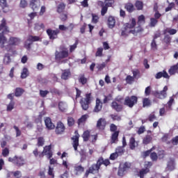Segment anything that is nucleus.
<instances>
[{
    "instance_id": "f257e3e1",
    "label": "nucleus",
    "mask_w": 178,
    "mask_h": 178,
    "mask_svg": "<svg viewBox=\"0 0 178 178\" xmlns=\"http://www.w3.org/2000/svg\"><path fill=\"white\" fill-rule=\"evenodd\" d=\"M156 149V146H153L151 149H149L147 151L143 152V156L144 158H147V156H149L151 161L152 162H156L158 159L161 160L165 158L166 156V152L163 149H160L156 153L154 152Z\"/></svg>"
},
{
    "instance_id": "f03ea898",
    "label": "nucleus",
    "mask_w": 178,
    "mask_h": 178,
    "mask_svg": "<svg viewBox=\"0 0 178 178\" xmlns=\"http://www.w3.org/2000/svg\"><path fill=\"white\" fill-rule=\"evenodd\" d=\"M9 29L7 26L6 20L5 18H3L1 20V24H0V44H2V48L3 44L6 42L7 39L4 36V34L9 33Z\"/></svg>"
},
{
    "instance_id": "7ed1b4c3",
    "label": "nucleus",
    "mask_w": 178,
    "mask_h": 178,
    "mask_svg": "<svg viewBox=\"0 0 178 178\" xmlns=\"http://www.w3.org/2000/svg\"><path fill=\"white\" fill-rule=\"evenodd\" d=\"M115 3V0H104L97 1V6L102 8V10H100V14L102 16H105V15L108 12V8L113 7V4Z\"/></svg>"
},
{
    "instance_id": "20e7f679",
    "label": "nucleus",
    "mask_w": 178,
    "mask_h": 178,
    "mask_svg": "<svg viewBox=\"0 0 178 178\" xmlns=\"http://www.w3.org/2000/svg\"><path fill=\"white\" fill-rule=\"evenodd\" d=\"M110 132L111 137H110V143L111 144L117 143L119 141V135L120 131L118 129V127L115 124H110Z\"/></svg>"
},
{
    "instance_id": "39448f33",
    "label": "nucleus",
    "mask_w": 178,
    "mask_h": 178,
    "mask_svg": "<svg viewBox=\"0 0 178 178\" xmlns=\"http://www.w3.org/2000/svg\"><path fill=\"white\" fill-rule=\"evenodd\" d=\"M92 100V93H86L85 97H81V100H79V104H81V107H82V110L88 111Z\"/></svg>"
},
{
    "instance_id": "423d86ee",
    "label": "nucleus",
    "mask_w": 178,
    "mask_h": 178,
    "mask_svg": "<svg viewBox=\"0 0 178 178\" xmlns=\"http://www.w3.org/2000/svg\"><path fill=\"white\" fill-rule=\"evenodd\" d=\"M8 44L6 47V49L8 52H11L12 54H15V50H14L13 46H17L20 43V40L16 37H10L8 40Z\"/></svg>"
},
{
    "instance_id": "0eeeda50",
    "label": "nucleus",
    "mask_w": 178,
    "mask_h": 178,
    "mask_svg": "<svg viewBox=\"0 0 178 178\" xmlns=\"http://www.w3.org/2000/svg\"><path fill=\"white\" fill-rule=\"evenodd\" d=\"M8 161L13 163L18 168H21L26 164V160L22 156H15L13 158H8Z\"/></svg>"
},
{
    "instance_id": "6e6552de",
    "label": "nucleus",
    "mask_w": 178,
    "mask_h": 178,
    "mask_svg": "<svg viewBox=\"0 0 178 178\" xmlns=\"http://www.w3.org/2000/svg\"><path fill=\"white\" fill-rule=\"evenodd\" d=\"M138 97H137V96H127V97H125V100H124V105L132 108L136 104H138Z\"/></svg>"
},
{
    "instance_id": "1a4fd4ad",
    "label": "nucleus",
    "mask_w": 178,
    "mask_h": 178,
    "mask_svg": "<svg viewBox=\"0 0 178 178\" xmlns=\"http://www.w3.org/2000/svg\"><path fill=\"white\" fill-rule=\"evenodd\" d=\"M101 168V163H99L98 161L95 164H92V166L89 167V169L85 172V177H88L89 174H98L99 173V170Z\"/></svg>"
},
{
    "instance_id": "9d476101",
    "label": "nucleus",
    "mask_w": 178,
    "mask_h": 178,
    "mask_svg": "<svg viewBox=\"0 0 178 178\" xmlns=\"http://www.w3.org/2000/svg\"><path fill=\"white\" fill-rule=\"evenodd\" d=\"M40 40V36L30 35H29V38L24 44V47L26 49L29 50L31 48V45L34 42H38Z\"/></svg>"
},
{
    "instance_id": "9b49d317",
    "label": "nucleus",
    "mask_w": 178,
    "mask_h": 178,
    "mask_svg": "<svg viewBox=\"0 0 178 178\" xmlns=\"http://www.w3.org/2000/svg\"><path fill=\"white\" fill-rule=\"evenodd\" d=\"M66 130L65 125L61 122L58 121L56 124V127L55 126V133L56 135H63L65 134Z\"/></svg>"
},
{
    "instance_id": "f8f14e48",
    "label": "nucleus",
    "mask_w": 178,
    "mask_h": 178,
    "mask_svg": "<svg viewBox=\"0 0 178 178\" xmlns=\"http://www.w3.org/2000/svg\"><path fill=\"white\" fill-rule=\"evenodd\" d=\"M131 163L128 162H125V163H124V165H122V167H120V168H118V176L124 177L126 175L128 170L131 168Z\"/></svg>"
},
{
    "instance_id": "ddd939ff",
    "label": "nucleus",
    "mask_w": 178,
    "mask_h": 178,
    "mask_svg": "<svg viewBox=\"0 0 178 178\" xmlns=\"http://www.w3.org/2000/svg\"><path fill=\"white\" fill-rule=\"evenodd\" d=\"M55 56L57 60H61L63 59L67 58L69 56V50L65 49L61 51H56Z\"/></svg>"
},
{
    "instance_id": "4468645a",
    "label": "nucleus",
    "mask_w": 178,
    "mask_h": 178,
    "mask_svg": "<svg viewBox=\"0 0 178 178\" xmlns=\"http://www.w3.org/2000/svg\"><path fill=\"white\" fill-rule=\"evenodd\" d=\"M60 33V31L58 29H56V30H53L51 29H48L47 30V33L49 35V38L51 40H54L56 39H58V34Z\"/></svg>"
},
{
    "instance_id": "2eb2a0df",
    "label": "nucleus",
    "mask_w": 178,
    "mask_h": 178,
    "mask_svg": "<svg viewBox=\"0 0 178 178\" xmlns=\"http://www.w3.org/2000/svg\"><path fill=\"white\" fill-rule=\"evenodd\" d=\"M106 120L105 118H100L96 123V129H97L99 131H104L106 129Z\"/></svg>"
},
{
    "instance_id": "dca6fc26",
    "label": "nucleus",
    "mask_w": 178,
    "mask_h": 178,
    "mask_svg": "<svg viewBox=\"0 0 178 178\" xmlns=\"http://www.w3.org/2000/svg\"><path fill=\"white\" fill-rule=\"evenodd\" d=\"M75 136H72V147L75 152L78 151V147L79 146V138L80 135L79 134L78 131H75Z\"/></svg>"
},
{
    "instance_id": "f3484780",
    "label": "nucleus",
    "mask_w": 178,
    "mask_h": 178,
    "mask_svg": "<svg viewBox=\"0 0 178 178\" xmlns=\"http://www.w3.org/2000/svg\"><path fill=\"white\" fill-rule=\"evenodd\" d=\"M133 29L134 28H131V26H129V24L126 23L122 28V31H121V35L127 37L129 34H133Z\"/></svg>"
},
{
    "instance_id": "a211bd4d",
    "label": "nucleus",
    "mask_w": 178,
    "mask_h": 178,
    "mask_svg": "<svg viewBox=\"0 0 178 178\" xmlns=\"http://www.w3.org/2000/svg\"><path fill=\"white\" fill-rule=\"evenodd\" d=\"M30 7L33 9V11H38L39 8H40V0H31Z\"/></svg>"
},
{
    "instance_id": "6ab92c4d",
    "label": "nucleus",
    "mask_w": 178,
    "mask_h": 178,
    "mask_svg": "<svg viewBox=\"0 0 178 178\" xmlns=\"http://www.w3.org/2000/svg\"><path fill=\"white\" fill-rule=\"evenodd\" d=\"M152 95L159 99H165L168 96V93H164L162 90H160V92L159 90H155L152 92Z\"/></svg>"
},
{
    "instance_id": "aec40b11",
    "label": "nucleus",
    "mask_w": 178,
    "mask_h": 178,
    "mask_svg": "<svg viewBox=\"0 0 178 178\" xmlns=\"http://www.w3.org/2000/svg\"><path fill=\"white\" fill-rule=\"evenodd\" d=\"M161 77L166 79H169L170 75L168 74L167 71H165V70H163V71H160L159 72H157L154 75V78L156 79H161Z\"/></svg>"
},
{
    "instance_id": "412c9836",
    "label": "nucleus",
    "mask_w": 178,
    "mask_h": 178,
    "mask_svg": "<svg viewBox=\"0 0 178 178\" xmlns=\"http://www.w3.org/2000/svg\"><path fill=\"white\" fill-rule=\"evenodd\" d=\"M124 8L127 10L128 13H133L134 11H136L134 4L131 2L125 3V4H124Z\"/></svg>"
},
{
    "instance_id": "4be33fe9",
    "label": "nucleus",
    "mask_w": 178,
    "mask_h": 178,
    "mask_svg": "<svg viewBox=\"0 0 178 178\" xmlns=\"http://www.w3.org/2000/svg\"><path fill=\"white\" fill-rule=\"evenodd\" d=\"M44 123L47 129L49 131L54 130L56 127L55 124L52 122V120L50 118H46L44 119Z\"/></svg>"
},
{
    "instance_id": "5701e85b",
    "label": "nucleus",
    "mask_w": 178,
    "mask_h": 178,
    "mask_svg": "<svg viewBox=\"0 0 178 178\" xmlns=\"http://www.w3.org/2000/svg\"><path fill=\"white\" fill-rule=\"evenodd\" d=\"M103 103L100 99H96V104L95 108H93V112L99 113L102 110Z\"/></svg>"
},
{
    "instance_id": "b1692460",
    "label": "nucleus",
    "mask_w": 178,
    "mask_h": 178,
    "mask_svg": "<svg viewBox=\"0 0 178 178\" xmlns=\"http://www.w3.org/2000/svg\"><path fill=\"white\" fill-rule=\"evenodd\" d=\"M111 108L114 109L117 113H120L123 111V106L122 104H118L117 102H113L111 103Z\"/></svg>"
},
{
    "instance_id": "393cba45",
    "label": "nucleus",
    "mask_w": 178,
    "mask_h": 178,
    "mask_svg": "<svg viewBox=\"0 0 178 178\" xmlns=\"http://www.w3.org/2000/svg\"><path fill=\"white\" fill-rule=\"evenodd\" d=\"M138 146V143L136 141L134 137H131L129 141V147L131 150H134Z\"/></svg>"
},
{
    "instance_id": "a878e982",
    "label": "nucleus",
    "mask_w": 178,
    "mask_h": 178,
    "mask_svg": "<svg viewBox=\"0 0 178 178\" xmlns=\"http://www.w3.org/2000/svg\"><path fill=\"white\" fill-rule=\"evenodd\" d=\"M144 31V29L142 25H137V26L134 27L132 30V35L137 36L138 33H142Z\"/></svg>"
},
{
    "instance_id": "bb28decb",
    "label": "nucleus",
    "mask_w": 178,
    "mask_h": 178,
    "mask_svg": "<svg viewBox=\"0 0 178 178\" xmlns=\"http://www.w3.org/2000/svg\"><path fill=\"white\" fill-rule=\"evenodd\" d=\"M115 17L110 15L108 16V19H107V25L108 26V28L113 29L115 26Z\"/></svg>"
},
{
    "instance_id": "cd10ccee",
    "label": "nucleus",
    "mask_w": 178,
    "mask_h": 178,
    "mask_svg": "<svg viewBox=\"0 0 178 178\" xmlns=\"http://www.w3.org/2000/svg\"><path fill=\"white\" fill-rule=\"evenodd\" d=\"M58 108L60 112L65 113L67 112V106L66 103H65V102H59Z\"/></svg>"
},
{
    "instance_id": "c85d7f7f",
    "label": "nucleus",
    "mask_w": 178,
    "mask_h": 178,
    "mask_svg": "<svg viewBox=\"0 0 178 178\" xmlns=\"http://www.w3.org/2000/svg\"><path fill=\"white\" fill-rule=\"evenodd\" d=\"M134 6L137 10H143L144 7V3L142 1L136 0L134 3Z\"/></svg>"
},
{
    "instance_id": "c756f323",
    "label": "nucleus",
    "mask_w": 178,
    "mask_h": 178,
    "mask_svg": "<svg viewBox=\"0 0 178 178\" xmlns=\"http://www.w3.org/2000/svg\"><path fill=\"white\" fill-rule=\"evenodd\" d=\"M70 76H71L70 70H64L61 75V79L63 80H67Z\"/></svg>"
},
{
    "instance_id": "7c9ffc66",
    "label": "nucleus",
    "mask_w": 178,
    "mask_h": 178,
    "mask_svg": "<svg viewBox=\"0 0 178 178\" xmlns=\"http://www.w3.org/2000/svg\"><path fill=\"white\" fill-rule=\"evenodd\" d=\"M177 72H178V63L175 64V65L170 67V68L168 70V73L170 75H174Z\"/></svg>"
},
{
    "instance_id": "2f4dec72",
    "label": "nucleus",
    "mask_w": 178,
    "mask_h": 178,
    "mask_svg": "<svg viewBox=\"0 0 178 178\" xmlns=\"http://www.w3.org/2000/svg\"><path fill=\"white\" fill-rule=\"evenodd\" d=\"M145 24V16L144 15H140L138 16L137 26H142Z\"/></svg>"
},
{
    "instance_id": "473e14b6",
    "label": "nucleus",
    "mask_w": 178,
    "mask_h": 178,
    "mask_svg": "<svg viewBox=\"0 0 178 178\" xmlns=\"http://www.w3.org/2000/svg\"><path fill=\"white\" fill-rule=\"evenodd\" d=\"M150 172V170L148 169V168H143L141 169L139 172H138V176L140 177V178H144L145 177V175H146L147 173H149Z\"/></svg>"
},
{
    "instance_id": "72a5a7b5",
    "label": "nucleus",
    "mask_w": 178,
    "mask_h": 178,
    "mask_svg": "<svg viewBox=\"0 0 178 178\" xmlns=\"http://www.w3.org/2000/svg\"><path fill=\"white\" fill-rule=\"evenodd\" d=\"M11 54H10L9 53H6L4 56V58H3V63L4 65H9L11 62L12 60L10 58Z\"/></svg>"
},
{
    "instance_id": "f704fd0d",
    "label": "nucleus",
    "mask_w": 178,
    "mask_h": 178,
    "mask_svg": "<svg viewBox=\"0 0 178 178\" xmlns=\"http://www.w3.org/2000/svg\"><path fill=\"white\" fill-rule=\"evenodd\" d=\"M97 162L99 163H100V166H102V165H104L106 166H108L111 164V162L108 159L104 160L103 157L99 158V159L97 160Z\"/></svg>"
},
{
    "instance_id": "c9c22d12",
    "label": "nucleus",
    "mask_w": 178,
    "mask_h": 178,
    "mask_svg": "<svg viewBox=\"0 0 178 178\" xmlns=\"http://www.w3.org/2000/svg\"><path fill=\"white\" fill-rule=\"evenodd\" d=\"M33 154H34L35 157V158H43L44 156V150L42 152H40L38 151V149L36 148L33 152Z\"/></svg>"
},
{
    "instance_id": "e433bc0d",
    "label": "nucleus",
    "mask_w": 178,
    "mask_h": 178,
    "mask_svg": "<svg viewBox=\"0 0 178 178\" xmlns=\"http://www.w3.org/2000/svg\"><path fill=\"white\" fill-rule=\"evenodd\" d=\"M65 8H66V4L63 2H61L60 3L58 4L57 7V12L60 14L64 12Z\"/></svg>"
},
{
    "instance_id": "4c0bfd02",
    "label": "nucleus",
    "mask_w": 178,
    "mask_h": 178,
    "mask_svg": "<svg viewBox=\"0 0 178 178\" xmlns=\"http://www.w3.org/2000/svg\"><path fill=\"white\" fill-rule=\"evenodd\" d=\"M25 90L22 89V88H16L15 92V96L17 97H21Z\"/></svg>"
},
{
    "instance_id": "58836bf2",
    "label": "nucleus",
    "mask_w": 178,
    "mask_h": 178,
    "mask_svg": "<svg viewBox=\"0 0 178 178\" xmlns=\"http://www.w3.org/2000/svg\"><path fill=\"white\" fill-rule=\"evenodd\" d=\"M152 137L149 135H147L143 139V144L148 145L152 142Z\"/></svg>"
},
{
    "instance_id": "ea45409f",
    "label": "nucleus",
    "mask_w": 178,
    "mask_h": 178,
    "mask_svg": "<svg viewBox=\"0 0 178 178\" xmlns=\"http://www.w3.org/2000/svg\"><path fill=\"white\" fill-rule=\"evenodd\" d=\"M90 137V132L89 131H86L83 132V134H82V138H83V141L88 142Z\"/></svg>"
},
{
    "instance_id": "a19ab883",
    "label": "nucleus",
    "mask_w": 178,
    "mask_h": 178,
    "mask_svg": "<svg viewBox=\"0 0 178 178\" xmlns=\"http://www.w3.org/2000/svg\"><path fill=\"white\" fill-rule=\"evenodd\" d=\"M29 75V70L28 68H26V67H24L23 68L22 72L21 74V78L22 79H26L28 76Z\"/></svg>"
},
{
    "instance_id": "79ce46f5",
    "label": "nucleus",
    "mask_w": 178,
    "mask_h": 178,
    "mask_svg": "<svg viewBox=\"0 0 178 178\" xmlns=\"http://www.w3.org/2000/svg\"><path fill=\"white\" fill-rule=\"evenodd\" d=\"M29 16L31 17V19H28L29 26H31V20L33 19L35 17H37V12H33L29 14Z\"/></svg>"
},
{
    "instance_id": "37998d69",
    "label": "nucleus",
    "mask_w": 178,
    "mask_h": 178,
    "mask_svg": "<svg viewBox=\"0 0 178 178\" xmlns=\"http://www.w3.org/2000/svg\"><path fill=\"white\" fill-rule=\"evenodd\" d=\"M158 22H159L158 19H156L154 17H151L149 25L150 27H155L157 25Z\"/></svg>"
},
{
    "instance_id": "c03bdc74",
    "label": "nucleus",
    "mask_w": 178,
    "mask_h": 178,
    "mask_svg": "<svg viewBox=\"0 0 178 178\" xmlns=\"http://www.w3.org/2000/svg\"><path fill=\"white\" fill-rule=\"evenodd\" d=\"M124 152H125L124 147H117V149H115V152L117 154H118V156L123 155Z\"/></svg>"
},
{
    "instance_id": "a18cd8bd",
    "label": "nucleus",
    "mask_w": 178,
    "mask_h": 178,
    "mask_svg": "<svg viewBox=\"0 0 178 178\" xmlns=\"http://www.w3.org/2000/svg\"><path fill=\"white\" fill-rule=\"evenodd\" d=\"M151 105V100L147 99V97H145L143 99V107L145 108L146 106H149Z\"/></svg>"
},
{
    "instance_id": "49530a36",
    "label": "nucleus",
    "mask_w": 178,
    "mask_h": 178,
    "mask_svg": "<svg viewBox=\"0 0 178 178\" xmlns=\"http://www.w3.org/2000/svg\"><path fill=\"white\" fill-rule=\"evenodd\" d=\"M171 37L170 36V35H165L164 38L163 39V42L165 43L166 44H170L171 43Z\"/></svg>"
},
{
    "instance_id": "de8ad7c7",
    "label": "nucleus",
    "mask_w": 178,
    "mask_h": 178,
    "mask_svg": "<svg viewBox=\"0 0 178 178\" xmlns=\"http://www.w3.org/2000/svg\"><path fill=\"white\" fill-rule=\"evenodd\" d=\"M150 47L151 49L156 51L158 49V45L156 44V40L152 39L151 43H150Z\"/></svg>"
},
{
    "instance_id": "09e8293b",
    "label": "nucleus",
    "mask_w": 178,
    "mask_h": 178,
    "mask_svg": "<svg viewBox=\"0 0 178 178\" xmlns=\"http://www.w3.org/2000/svg\"><path fill=\"white\" fill-rule=\"evenodd\" d=\"M129 26L131 27L132 29H134L136 26L137 22L136 18L132 17L131 19V23H127Z\"/></svg>"
},
{
    "instance_id": "8fccbe9b",
    "label": "nucleus",
    "mask_w": 178,
    "mask_h": 178,
    "mask_svg": "<svg viewBox=\"0 0 178 178\" xmlns=\"http://www.w3.org/2000/svg\"><path fill=\"white\" fill-rule=\"evenodd\" d=\"M75 121L74 119L72 117H68L67 118V125L70 127H72L74 125Z\"/></svg>"
},
{
    "instance_id": "3c124183",
    "label": "nucleus",
    "mask_w": 178,
    "mask_h": 178,
    "mask_svg": "<svg viewBox=\"0 0 178 178\" xmlns=\"http://www.w3.org/2000/svg\"><path fill=\"white\" fill-rule=\"evenodd\" d=\"M88 118V116L87 115H82V117L78 120V124L80 125L81 124L84 123L87 120Z\"/></svg>"
},
{
    "instance_id": "603ef678",
    "label": "nucleus",
    "mask_w": 178,
    "mask_h": 178,
    "mask_svg": "<svg viewBox=\"0 0 178 178\" xmlns=\"http://www.w3.org/2000/svg\"><path fill=\"white\" fill-rule=\"evenodd\" d=\"M103 47H98L97 51H96L95 56L96 57H102L103 56Z\"/></svg>"
},
{
    "instance_id": "864d4df0",
    "label": "nucleus",
    "mask_w": 178,
    "mask_h": 178,
    "mask_svg": "<svg viewBox=\"0 0 178 178\" xmlns=\"http://www.w3.org/2000/svg\"><path fill=\"white\" fill-rule=\"evenodd\" d=\"M175 7V3L174 2L169 3L168 6L165 8V11L169 12L172 10Z\"/></svg>"
},
{
    "instance_id": "5fc2aeb1",
    "label": "nucleus",
    "mask_w": 178,
    "mask_h": 178,
    "mask_svg": "<svg viewBox=\"0 0 178 178\" xmlns=\"http://www.w3.org/2000/svg\"><path fill=\"white\" fill-rule=\"evenodd\" d=\"M51 147L49 145V146H47L45 147V149H44V153H47V150L49 151L48 154H47V156H48V159H51V158L52 157L53 154L51 152H50V150H51Z\"/></svg>"
},
{
    "instance_id": "6e6d98bb",
    "label": "nucleus",
    "mask_w": 178,
    "mask_h": 178,
    "mask_svg": "<svg viewBox=\"0 0 178 178\" xmlns=\"http://www.w3.org/2000/svg\"><path fill=\"white\" fill-rule=\"evenodd\" d=\"M99 16L96 14L92 13V23L97 24L99 22Z\"/></svg>"
},
{
    "instance_id": "4d7b16f0",
    "label": "nucleus",
    "mask_w": 178,
    "mask_h": 178,
    "mask_svg": "<svg viewBox=\"0 0 178 178\" xmlns=\"http://www.w3.org/2000/svg\"><path fill=\"white\" fill-rule=\"evenodd\" d=\"M110 118H111V119H113V121H121L122 120L121 116H120L118 115L111 114V115H110Z\"/></svg>"
},
{
    "instance_id": "13d9d810",
    "label": "nucleus",
    "mask_w": 178,
    "mask_h": 178,
    "mask_svg": "<svg viewBox=\"0 0 178 178\" xmlns=\"http://www.w3.org/2000/svg\"><path fill=\"white\" fill-rule=\"evenodd\" d=\"M44 145V139L43 137H40L38 139V147H42Z\"/></svg>"
},
{
    "instance_id": "bf43d9fd",
    "label": "nucleus",
    "mask_w": 178,
    "mask_h": 178,
    "mask_svg": "<svg viewBox=\"0 0 178 178\" xmlns=\"http://www.w3.org/2000/svg\"><path fill=\"white\" fill-rule=\"evenodd\" d=\"M15 108V102H10L7 106V111L10 112Z\"/></svg>"
},
{
    "instance_id": "052dcab7",
    "label": "nucleus",
    "mask_w": 178,
    "mask_h": 178,
    "mask_svg": "<svg viewBox=\"0 0 178 178\" xmlns=\"http://www.w3.org/2000/svg\"><path fill=\"white\" fill-rule=\"evenodd\" d=\"M54 169L53 168H51V166H49V171H48V175L51 177V178H54L55 177V175H54Z\"/></svg>"
},
{
    "instance_id": "680f3d73",
    "label": "nucleus",
    "mask_w": 178,
    "mask_h": 178,
    "mask_svg": "<svg viewBox=\"0 0 178 178\" xmlns=\"http://www.w3.org/2000/svg\"><path fill=\"white\" fill-rule=\"evenodd\" d=\"M28 6V2L26 0H21L19 3V7L22 8H25Z\"/></svg>"
},
{
    "instance_id": "e2e57ef3",
    "label": "nucleus",
    "mask_w": 178,
    "mask_h": 178,
    "mask_svg": "<svg viewBox=\"0 0 178 178\" xmlns=\"http://www.w3.org/2000/svg\"><path fill=\"white\" fill-rule=\"evenodd\" d=\"M10 151L9 149L6 147L4 149L2 150V155L3 157H7L9 156Z\"/></svg>"
},
{
    "instance_id": "0e129e2a",
    "label": "nucleus",
    "mask_w": 178,
    "mask_h": 178,
    "mask_svg": "<svg viewBox=\"0 0 178 178\" xmlns=\"http://www.w3.org/2000/svg\"><path fill=\"white\" fill-rule=\"evenodd\" d=\"M49 93V90H40V95L41 97L44 98Z\"/></svg>"
},
{
    "instance_id": "69168bd1",
    "label": "nucleus",
    "mask_w": 178,
    "mask_h": 178,
    "mask_svg": "<svg viewBox=\"0 0 178 178\" xmlns=\"http://www.w3.org/2000/svg\"><path fill=\"white\" fill-rule=\"evenodd\" d=\"M79 82L82 85H85L87 83V79L85 78L84 75L81 76V77L79 78Z\"/></svg>"
},
{
    "instance_id": "338daca9",
    "label": "nucleus",
    "mask_w": 178,
    "mask_h": 178,
    "mask_svg": "<svg viewBox=\"0 0 178 178\" xmlns=\"http://www.w3.org/2000/svg\"><path fill=\"white\" fill-rule=\"evenodd\" d=\"M0 6L4 9L8 6L7 0H0Z\"/></svg>"
},
{
    "instance_id": "774afa93",
    "label": "nucleus",
    "mask_w": 178,
    "mask_h": 178,
    "mask_svg": "<svg viewBox=\"0 0 178 178\" xmlns=\"http://www.w3.org/2000/svg\"><path fill=\"white\" fill-rule=\"evenodd\" d=\"M13 173V175L15 178H21L22 175V172L20 171H15Z\"/></svg>"
}]
</instances>
